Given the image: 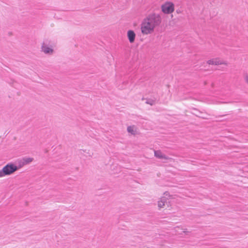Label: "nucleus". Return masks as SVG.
Returning a JSON list of instances; mask_svg holds the SVG:
<instances>
[{
    "label": "nucleus",
    "mask_w": 248,
    "mask_h": 248,
    "mask_svg": "<svg viewBox=\"0 0 248 248\" xmlns=\"http://www.w3.org/2000/svg\"><path fill=\"white\" fill-rule=\"evenodd\" d=\"M162 19L157 14L152 13L144 18L141 24V31L143 34H149L154 32L155 28L160 25Z\"/></svg>",
    "instance_id": "nucleus-1"
},
{
    "label": "nucleus",
    "mask_w": 248,
    "mask_h": 248,
    "mask_svg": "<svg viewBox=\"0 0 248 248\" xmlns=\"http://www.w3.org/2000/svg\"><path fill=\"white\" fill-rule=\"evenodd\" d=\"M161 10L165 14H170L174 11V4L171 2H166L162 5Z\"/></svg>",
    "instance_id": "nucleus-2"
},
{
    "label": "nucleus",
    "mask_w": 248,
    "mask_h": 248,
    "mask_svg": "<svg viewBox=\"0 0 248 248\" xmlns=\"http://www.w3.org/2000/svg\"><path fill=\"white\" fill-rule=\"evenodd\" d=\"M6 175H9L18 170L16 165L13 163H9L3 167Z\"/></svg>",
    "instance_id": "nucleus-3"
},
{
    "label": "nucleus",
    "mask_w": 248,
    "mask_h": 248,
    "mask_svg": "<svg viewBox=\"0 0 248 248\" xmlns=\"http://www.w3.org/2000/svg\"><path fill=\"white\" fill-rule=\"evenodd\" d=\"M50 41L48 40H45L42 43L41 46L42 51L46 54H52L54 51L52 47H49ZM52 47V46H51Z\"/></svg>",
    "instance_id": "nucleus-4"
},
{
    "label": "nucleus",
    "mask_w": 248,
    "mask_h": 248,
    "mask_svg": "<svg viewBox=\"0 0 248 248\" xmlns=\"http://www.w3.org/2000/svg\"><path fill=\"white\" fill-rule=\"evenodd\" d=\"M33 160V158L32 157H24L21 159H18L17 163L18 165L17 166L18 170L23 167L24 166L30 164Z\"/></svg>",
    "instance_id": "nucleus-5"
},
{
    "label": "nucleus",
    "mask_w": 248,
    "mask_h": 248,
    "mask_svg": "<svg viewBox=\"0 0 248 248\" xmlns=\"http://www.w3.org/2000/svg\"><path fill=\"white\" fill-rule=\"evenodd\" d=\"M127 36L130 43H133L135 42L136 38V33L134 31L129 30L127 32Z\"/></svg>",
    "instance_id": "nucleus-6"
},
{
    "label": "nucleus",
    "mask_w": 248,
    "mask_h": 248,
    "mask_svg": "<svg viewBox=\"0 0 248 248\" xmlns=\"http://www.w3.org/2000/svg\"><path fill=\"white\" fill-rule=\"evenodd\" d=\"M155 156L159 159H167L168 157L164 154H163L161 151L157 150L155 151Z\"/></svg>",
    "instance_id": "nucleus-7"
},
{
    "label": "nucleus",
    "mask_w": 248,
    "mask_h": 248,
    "mask_svg": "<svg viewBox=\"0 0 248 248\" xmlns=\"http://www.w3.org/2000/svg\"><path fill=\"white\" fill-rule=\"evenodd\" d=\"M207 63L209 64H211V65H220V64H223V63L222 62L218 59L217 58H216L215 59H210V60H209L207 62Z\"/></svg>",
    "instance_id": "nucleus-8"
},
{
    "label": "nucleus",
    "mask_w": 248,
    "mask_h": 248,
    "mask_svg": "<svg viewBox=\"0 0 248 248\" xmlns=\"http://www.w3.org/2000/svg\"><path fill=\"white\" fill-rule=\"evenodd\" d=\"M167 203V199L165 197L161 198V200L158 202V206L159 208H164Z\"/></svg>",
    "instance_id": "nucleus-9"
},
{
    "label": "nucleus",
    "mask_w": 248,
    "mask_h": 248,
    "mask_svg": "<svg viewBox=\"0 0 248 248\" xmlns=\"http://www.w3.org/2000/svg\"><path fill=\"white\" fill-rule=\"evenodd\" d=\"M134 126H128L127 128V131L128 133H131L132 135H135V132L134 130Z\"/></svg>",
    "instance_id": "nucleus-10"
},
{
    "label": "nucleus",
    "mask_w": 248,
    "mask_h": 248,
    "mask_svg": "<svg viewBox=\"0 0 248 248\" xmlns=\"http://www.w3.org/2000/svg\"><path fill=\"white\" fill-rule=\"evenodd\" d=\"M155 100H154V99H152L151 98L146 99V103L147 104H149L151 106H153L155 104Z\"/></svg>",
    "instance_id": "nucleus-11"
},
{
    "label": "nucleus",
    "mask_w": 248,
    "mask_h": 248,
    "mask_svg": "<svg viewBox=\"0 0 248 248\" xmlns=\"http://www.w3.org/2000/svg\"><path fill=\"white\" fill-rule=\"evenodd\" d=\"M6 176L3 168H2L1 170H0V177H3Z\"/></svg>",
    "instance_id": "nucleus-12"
},
{
    "label": "nucleus",
    "mask_w": 248,
    "mask_h": 248,
    "mask_svg": "<svg viewBox=\"0 0 248 248\" xmlns=\"http://www.w3.org/2000/svg\"><path fill=\"white\" fill-rule=\"evenodd\" d=\"M244 78L245 81L248 84V75L247 73L244 74Z\"/></svg>",
    "instance_id": "nucleus-13"
},
{
    "label": "nucleus",
    "mask_w": 248,
    "mask_h": 248,
    "mask_svg": "<svg viewBox=\"0 0 248 248\" xmlns=\"http://www.w3.org/2000/svg\"><path fill=\"white\" fill-rule=\"evenodd\" d=\"M195 115H196V116H197V117H200V118H202V119H206V118H205V117H203V116H201V115H198V114H195Z\"/></svg>",
    "instance_id": "nucleus-14"
},
{
    "label": "nucleus",
    "mask_w": 248,
    "mask_h": 248,
    "mask_svg": "<svg viewBox=\"0 0 248 248\" xmlns=\"http://www.w3.org/2000/svg\"><path fill=\"white\" fill-rule=\"evenodd\" d=\"M183 232L186 234H188V233L189 232L187 231H186V229H185L184 231H183Z\"/></svg>",
    "instance_id": "nucleus-15"
},
{
    "label": "nucleus",
    "mask_w": 248,
    "mask_h": 248,
    "mask_svg": "<svg viewBox=\"0 0 248 248\" xmlns=\"http://www.w3.org/2000/svg\"><path fill=\"white\" fill-rule=\"evenodd\" d=\"M193 109H194V110H197V109H196V108H193Z\"/></svg>",
    "instance_id": "nucleus-16"
},
{
    "label": "nucleus",
    "mask_w": 248,
    "mask_h": 248,
    "mask_svg": "<svg viewBox=\"0 0 248 248\" xmlns=\"http://www.w3.org/2000/svg\"><path fill=\"white\" fill-rule=\"evenodd\" d=\"M199 113H201H201H202V112H201V111H199Z\"/></svg>",
    "instance_id": "nucleus-17"
}]
</instances>
